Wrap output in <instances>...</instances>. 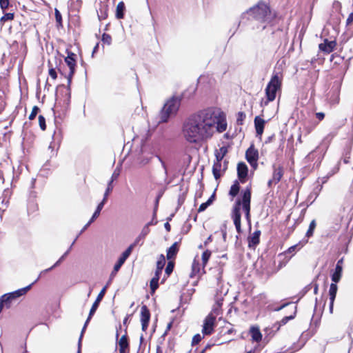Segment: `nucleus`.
Instances as JSON below:
<instances>
[{
    "label": "nucleus",
    "instance_id": "7c9ffc66",
    "mask_svg": "<svg viewBox=\"0 0 353 353\" xmlns=\"http://www.w3.org/2000/svg\"><path fill=\"white\" fill-rule=\"evenodd\" d=\"M213 198L214 196L212 195L206 202L201 204L198 209V212H201L204 211L212 203Z\"/></svg>",
    "mask_w": 353,
    "mask_h": 353
},
{
    "label": "nucleus",
    "instance_id": "69168bd1",
    "mask_svg": "<svg viewBox=\"0 0 353 353\" xmlns=\"http://www.w3.org/2000/svg\"><path fill=\"white\" fill-rule=\"evenodd\" d=\"M212 241V236H210L208 237V239L205 240V241L204 242V245H207L208 243H209L210 242Z\"/></svg>",
    "mask_w": 353,
    "mask_h": 353
},
{
    "label": "nucleus",
    "instance_id": "58836bf2",
    "mask_svg": "<svg viewBox=\"0 0 353 353\" xmlns=\"http://www.w3.org/2000/svg\"><path fill=\"white\" fill-rule=\"evenodd\" d=\"M142 240H143V238L141 237L140 235H139L134 242L133 243H132L127 249H130V254L132 253L134 248Z\"/></svg>",
    "mask_w": 353,
    "mask_h": 353
},
{
    "label": "nucleus",
    "instance_id": "e2e57ef3",
    "mask_svg": "<svg viewBox=\"0 0 353 353\" xmlns=\"http://www.w3.org/2000/svg\"><path fill=\"white\" fill-rule=\"evenodd\" d=\"M333 307H334V302H332V301H330L329 310H330V312L331 314L333 312Z\"/></svg>",
    "mask_w": 353,
    "mask_h": 353
},
{
    "label": "nucleus",
    "instance_id": "4d7b16f0",
    "mask_svg": "<svg viewBox=\"0 0 353 353\" xmlns=\"http://www.w3.org/2000/svg\"><path fill=\"white\" fill-rule=\"evenodd\" d=\"M158 159L160 161L163 168H164V170H165V174L167 175L168 174V170H167V168H166V165H165V163H164V161L161 159V157H158Z\"/></svg>",
    "mask_w": 353,
    "mask_h": 353
},
{
    "label": "nucleus",
    "instance_id": "6e6552de",
    "mask_svg": "<svg viewBox=\"0 0 353 353\" xmlns=\"http://www.w3.org/2000/svg\"><path fill=\"white\" fill-rule=\"evenodd\" d=\"M216 318L212 314H208L204 320L202 333L204 335H210L213 331L215 325Z\"/></svg>",
    "mask_w": 353,
    "mask_h": 353
},
{
    "label": "nucleus",
    "instance_id": "5701e85b",
    "mask_svg": "<svg viewBox=\"0 0 353 353\" xmlns=\"http://www.w3.org/2000/svg\"><path fill=\"white\" fill-rule=\"evenodd\" d=\"M250 334L253 341L259 342L262 339V334L258 327H252Z\"/></svg>",
    "mask_w": 353,
    "mask_h": 353
},
{
    "label": "nucleus",
    "instance_id": "9d476101",
    "mask_svg": "<svg viewBox=\"0 0 353 353\" xmlns=\"http://www.w3.org/2000/svg\"><path fill=\"white\" fill-rule=\"evenodd\" d=\"M283 175V169L281 166L273 165V174L272 178L269 180L268 184L269 187H271L272 184L278 183Z\"/></svg>",
    "mask_w": 353,
    "mask_h": 353
},
{
    "label": "nucleus",
    "instance_id": "6e6d98bb",
    "mask_svg": "<svg viewBox=\"0 0 353 353\" xmlns=\"http://www.w3.org/2000/svg\"><path fill=\"white\" fill-rule=\"evenodd\" d=\"M316 117L319 121H322L325 117V114L323 112H317V113H316Z\"/></svg>",
    "mask_w": 353,
    "mask_h": 353
},
{
    "label": "nucleus",
    "instance_id": "9b49d317",
    "mask_svg": "<svg viewBox=\"0 0 353 353\" xmlns=\"http://www.w3.org/2000/svg\"><path fill=\"white\" fill-rule=\"evenodd\" d=\"M130 255V249H126L125 251H124L121 256L119 257L118 261L114 266V269L112 272L110 274V277L114 278L115 275L117 274V272L119 270L121 267L123 265V264L125 263L126 259L129 257Z\"/></svg>",
    "mask_w": 353,
    "mask_h": 353
},
{
    "label": "nucleus",
    "instance_id": "2eb2a0df",
    "mask_svg": "<svg viewBox=\"0 0 353 353\" xmlns=\"http://www.w3.org/2000/svg\"><path fill=\"white\" fill-rule=\"evenodd\" d=\"M336 45L335 41H330L325 39L324 43H320L319 48L320 50L325 52V53H330L332 52Z\"/></svg>",
    "mask_w": 353,
    "mask_h": 353
},
{
    "label": "nucleus",
    "instance_id": "774afa93",
    "mask_svg": "<svg viewBox=\"0 0 353 353\" xmlns=\"http://www.w3.org/2000/svg\"><path fill=\"white\" fill-rule=\"evenodd\" d=\"M98 216H94V214L92 215L90 220L88 221V223L90 225Z\"/></svg>",
    "mask_w": 353,
    "mask_h": 353
},
{
    "label": "nucleus",
    "instance_id": "ea45409f",
    "mask_svg": "<svg viewBox=\"0 0 353 353\" xmlns=\"http://www.w3.org/2000/svg\"><path fill=\"white\" fill-rule=\"evenodd\" d=\"M9 6H10L9 0H0V7L3 13L6 12V10L8 8Z\"/></svg>",
    "mask_w": 353,
    "mask_h": 353
},
{
    "label": "nucleus",
    "instance_id": "f03ea898",
    "mask_svg": "<svg viewBox=\"0 0 353 353\" xmlns=\"http://www.w3.org/2000/svg\"><path fill=\"white\" fill-rule=\"evenodd\" d=\"M241 198H238L233 206L232 210V219L234 221L236 230L238 233L241 232V207L245 212V218L248 222L250 221V202H251V188L247 187L241 191Z\"/></svg>",
    "mask_w": 353,
    "mask_h": 353
},
{
    "label": "nucleus",
    "instance_id": "0e129e2a",
    "mask_svg": "<svg viewBox=\"0 0 353 353\" xmlns=\"http://www.w3.org/2000/svg\"><path fill=\"white\" fill-rule=\"evenodd\" d=\"M342 265H343V259H341L340 260H339L337 261L336 267L339 266L340 268H343Z\"/></svg>",
    "mask_w": 353,
    "mask_h": 353
},
{
    "label": "nucleus",
    "instance_id": "4468645a",
    "mask_svg": "<svg viewBox=\"0 0 353 353\" xmlns=\"http://www.w3.org/2000/svg\"><path fill=\"white\" fill-rule=\"evenodd\" d=\"M248 166L243 162L239 163L237 165L238 177L241 183H244L248 176Z\"/></svg>",
    "mask_w": 353,
    "mask_h": 353
},
{
    "label": "nucleus",
    "instance_id": "c756f323",
    "mask_svg": "<svg viewBox=\"0 0 353 353\" xmlns=\"http://www.w3.org/2000/svg\"><path fill=\"white\" fill-rule=\"evenodd\" d=\"M302 245L300 243L296 244L290 247L285 252V254H290L292 256L299 251L301 248Z\"/></svg>",
    "mask_w": 353,
    "mask_h": 353
},
{
    "label": "nucleus",
    "instance_id": "ddd939ff",
    "mask_svg": "<svg viewBox=\"0 0 353 353\" xmlns=\"http://www.w3.org/2000/svg\"><path fill=\"white\" fill-rule=\"evenodd\" d=\"M214 112L217 119V122L215 125V130H216L219 132H223L227 128L226 121L224 117H221L222 112L216 110H214Z\"/></svg>",
    "mask_w": 353,
    "mask_h": 353
},
{
    "label": "nucleus",
    "instance_id": "37998d69",
    "mask_svg": "<svg viewBox=\"0 0 353 353\" xmlns=\"http://www.w3.org/2000/svg\"><path fill=\"white\" fill-rule=\"evenodd\" d=\"M39 126H40L41 129L42 130H45L46 128V119L43 116H42V115L39 116Z\"/></svg>",
    "mask_w": 353,
    "mask_h": 353
},
{
    "label": "nucleus",
    "instance_id": "412c9836",
    "mask_svg": "<svg viewBox=\"0 0 353 353\" xmlns=\"http://www.w3.org/2000/svg\"><path fill=\"white\" fill-rule=\"evenodd\" d=\"M8 294L3 295L0 299V306L3 308L4 306L9 308L13 299H11Z\"/></svg>",
    "mask_w": 353,
    "mask_h": 353
},
{
    "label": "nucleus",
    "instance_id": "cd10ccee",
    "mask_svg": "<svg viewBox=\"0 0 353 353\" xmlns=\"http://www.w3.org/2000/svg\"><path fill=\"white\" fill-rule=\"evenodd\" d=\"M240 190V185L237 181H235L233 185L231 186L229 194L233 198L236 196Z\"/></svg>",
    "mask_w": 353,
    "mask_h": 353
},
{
    "label": "nucleus",
    "instance_id": "2f4dec72",
    "mask_svg": "<svg viewBox=\"0 0 353 353\" xmlns=\"http://www.w3.org/2000/svg\"><path fill=\"white\" fill-rule=\"evenodd\" d=\"M165 263V259L163 254L159 255L157 262V269H163Z\"/></svg>",
    "mask_w": 353,
    "mask_h": 353
},
{
    "label": "nucleus",
    "instance_id": "f257e3e1",
    "mask_svg": "<svg viewBox=\"0 0 353 353\" xmlns=\"http://www.w3.org/2000/svg\"><path fill=\"white\" fill-rule=\"evenodd\" d=\"M217 122L214 109L201 110L187 118L182 126V135L189 143H201L212 138Z\"/></svg>",
    "mask_w": 353,
    "mask_h": 353
},
{
    "label": "nucleus",
    "instance_id": "c85d7f7f",
    "mask_svg": "<svg viewBox=\"0 0 353 353\" xmlns=\"http://www.w3.org/2000/svg\"><path fill=\"white\" fill-rule=\"evenodd\" d=\"M228 152V149L226 147H221L219 149V151H217L216 152V159L218 161H221V160L223 159L226 153Z\"/></svg>",
    "mask_w": 353,
    "mask_h": 353
},
{
    "label": "nucleus",
    "instance_id": "338daca9",
    "mask_svg": "<svg viewBox=\"0 0 353 353\" xmlns=\"http://www.w3.org/2000/svg\"><path fill=\"white\" fill-rule=\"evenodd\" d=\"M221 273L219 272V276L217 277V284L218 285H220L221 283Z\"/></svg>",
    "mask_w": 353,
    "mask_h": 353
},
{
    "label": "nucleus",
    "instance_id": "f704fd0d",
    "mask_svg": "<svg viewBox=\"0 0 353 353\" xmlns=\"http://www.w3.org/2000/svg\"><path fill=\"white\" fill-rule=\"evenodd\" d=\"M316 221L315 220H312L310 224V226H309V228L307 231V233H306V236L307 237H310L312 236L313 234V232H314V230L316 228Z\"/></svg>",
    "mask_w": 353,
    "mask_h": 353
},
{
    "label": "nucleus",
    "instance_id": "b1692460",
    "mask_svg": "<svg viewBox=\"0 0 353 353\" xmlns=\"http://www.w3.org/2000/svg\"><path fill=\"white\" fill-rule=\"evenodd\" d=\"M343 272V268H340L339 266L336 267L334 272L332 273L331 277L332 281L334 283H338L341 278Z\"/></svg>",
    "mask_w": 353,
    "mask_h": 353
},
{
    "label": "nucleus",
    "instance_id": "4be33fe9",
    "mask_svg": "<svg viewBox=\"0 0 353 353\" xmlns=\"http://www.w3.org/2000/svg\"><path fill=\"white\" fill-rule=\"evenodd\" d=\"M212 172L214 178L217 180L221 176V161H216L214 162L212 167Z\"/></svg>",
    "mask_w": 353,
    "mask_h": 353
},
{
    "label": "nucleus",
    "instance_id": "680f3d73",
    "mask_svg": "<svg viewBox=\"0 0 353 353\" xmlns=\"http://www.w3.org/2000/svg\"><path fill=\"white\" fill-rule=\"evenodd\" d=\"M312 156H313V152H310L306 157H305V161L307 162L310 161L312 159Z\"/></svg>",
    "mask_w": 353,
    "mask_h": 353
},
{
    "label": "nucleus",
    "instance_id": "864d4df0",
    "mask_svg": "<svg viewBox=\"0 0 353 353\" xmlns=\"http://www.w3.org/2000/svg\"><path fill=\"white\" fill-rule=\"evenodd\" d=\"M37 208V205L32 201L31 202L28 207V211H32V212H34V210H36V209Z\"/></svg>",
    "mask_w": 353,
    "mask_h": 353
},
{
    "label": "nucleus",
    "instance_id": "c03bdc74",
    "mask_svg": "<svg viewBox=\"0 0 353 353\" xmlns=\"http://www.w3.org/2000/svg\"><path fill=\"white\" fill-rule=\"evenodd\" d=\"M39 110V108L37 106L34 105L32 108L30 114L29 115V119L33 120L36 117Z\"/></svg>",
    "mask_w": 353,
    "mask_h": 353
},
{
    "label": "nucleus",
    "instance_id": "39448f33",
    "mask_svg": "<svg viewBox=\"0 0 353 353\" xmlns=\"http://www.w3.org/2000/svg\"><path fill=\"white\" fill-rule=\"evenodd\" d=\"M281 84L282 75L278 73L274 74L265 88L267 101L264 102L265 105L275 99L276 92L281 89Z\"/></svg>",
    "mask_w": 353,
    "mask_h": 353
},
{
    "label": "nucleus",
    "instance_id": "5fc2aeb1",
    "mask_svg": "<svg viewBox=\"0 0 353 353\" xmlns=\"http://www.w3.org/2000/svg\"><path fill=\"white\" fill-rule=\"evenodd\" d=\"M353 22V12H351L346 21V23L347 26L350 25Z\"/></svg>",
    "mask_w": 353,
    "mask_h": 353
},
{
    "label": "nucleus",
    "instance_id": "3c124183",
    "mask_svg": "<svg viewBox=\"0 0 353 353\" xmlns=\"http://www.w3.org/2000/svg\"><path fill=\"white\" fill-rule=\"evenodd\" d=\"M61 261H62L61 260L59 259L52 267H50V268H49L48 269L44 270L43 271L41 272V273H43V272H48L52 270L54 268H55L57 265H59L61 263Z\"/></svg>",
    "mask_w": 353,
    "mask_h": 353
},
{
    "label": "nucleus",
    "instance_id": "a19ab883",
    "mask_svg": "<svg viewBox=\"0 0 353 353\" xmlns=\"http://www.w3.org/2000/svg\"><path fill=\"white\" fill-rule=\"evenodd\" d=\"M106 203V201H103L102 200V201L98 205L95 212H94V216H99V214H100V212L101 211V210L103 209L105 203Z\"/></svg>",
    "mask_w": 353,
    "mask_h": 353
},
{
    "label": "nucleus",
    "instance_id": "a18cd8bd",
    "mask_svg": "<svg viewBox=\"0 0 353 353\" xmlns=\"http://www.w3.org/2000/svg\"><path fill=\"white\" fill-rule=\"evenodd\" d=\"M201 339H202V336H201V334H197L194 335L192 338V345H195L198 344L201 341Z\"/></svg>",
    "mask_w": 353,
    "mask_h": 353
},
{
    "label": "nucleus",
    "instance_id": "473e14b6",
    "mask_svg": "<svg viewBox=\"0 0 353 353\" xmlns=\"http://www.w3.org/2000/svg\"><path fill=\"white\" fill-rule=\"evenodd\" d=\"M159 279L158 278L153 277L150 281V285L152 293H154L159 287Z\"/></svg>",
    "mask_w": 353,
    "mask_h": 353
},
{
    "label": "nucleus",
    "instance_id": "72a5a7b5",
    "mask_svg": "<svg viewBox=\"0 0 353 353\" xmlns=\"http://www.w3.org/2000/svg\"><path fill=\"white\" fill-rule=\"evenodd\" d=\"M14 19V13H5L4 15L0 19V23L2 25L8 21H12Z\"/></svg>",
    "mask_w": 353,
    "mask_h": 353
},
{
    "label": "nucleus",
    "instance_id": "20e7f679",
    "mask_svg": "<svg viewBox=\"0 0 353 353\" xmlns=\"http://www.w3.org/2000/svg\"><path fill=\"white\" fill-rule=\"evenodd\" d=\"M181 99L173 97L165 103L160 113V121L167 122L168 119L176 114L180 106Z\"/></svg>",
    "mask_w": 353,
    "mask_h": 353
},
{
    "label": "nucleus",
    "instance_id": "79ce46f5",
    "mask_svg": "<svg viewBox=\"0 0 353 353\" xmlns=\"http://www.w3.org/2000/svg\"><path fill=\"white\" fill-rule=\"evenodd\" d=\"M102 41L107 45H110L112 41L111 36L108 34L104 33L102 35Z\"/></svg>",
    "mask_w": 353,
    "mask_h": 353
},
{
    "label": "nucleus",
    "instance_id": "13d9d810",
    "mask_svg": "<svg viewBox=\"0 0 353 353\" xmlns=\"http://www.w3.org/2000/svg\"><path fill=\"white\" fill-rule=\"evenodd\" d=\"M162 270L163 269H157L155 271V274H154V278H158L159 279V276H160V274H161L162 272Z\"/></svg>",
    "mask_w": 353,
    "mask_h": 353
},
{
    "label": "nucleus",
    "instance_id": "de8ad7c7",
    "mask_svg": "<svg viewBox=\"0 0 353 353\" xmlns=\"http://www.w3.org/2000/svg\"><path fill=\"white\" fill-rule=\"evenodd\" d=\"M174 268V264L172 262L170 261L165 268V273L169 275L171 274Z\"/></svg>",
    "mask_w": 353,
    "mask_h": 353
},
{
    "label": "nucleus",
    "instance_id": "49530a36",
    "mask_svg": "<svg viewBox=\"0 0 353 353\" xmlns=\"http://www.w3.org/2000/svg\"><path fill=\"white\" fill-rule=\"evenodd\" d=\"M55 19L59 26H61L62 17L61 14L57 9H55Z\"/></svg>",
    "mask_w": 353,
    "mask_h": 353
},
{
    "label": "nucleus",
    "instance_id": "052dcab7",
    "mask_svg": "<svg viewBox=\"0 0 353 353\" xmlns=\"http://www.w3.org/2000/svg\"><path fill=\"white\" fill-rule=\"evenodd\" d=\"M119 176V173H117L116 172H114V173L112 174V177H111V179L110 181H112V183H113V181L117 179V177Z\"/></svg>",
    "mask_w": 353,
    "mask_h": 353
},
{
    "label": "nucleus",
    "instance_id": "e433bc0d",
    "mask_svg": "<svg viewBox=\"0 0 353 353\" xmlns=\"http://www.w3.org/2000/svg\"><path fill=\"white\" fill-rule=\"evenodd\" d=\"M246 118V114L243 112H239L237 114L236 123L238 125H243L244 120Z\"/></svg>",
    "mask_w": 353,
    "mask_h": 353
},
{
    "label": "nucleus",
    "instance_id": "f3484780",
    "mask_svg": "<svg viewBox=\"0 0 353 353\" xmlns=\"http://www.w3.org/2000/svg\"><path fill=\"white\" fill-rule=\"evenodd\" d=\"M260 235L261 231L256 230L248 237V246L250 248H254L259 243Z\"/></svg>",
    "mask_w": 353,
    "mask_h": 353
},
{
    "label": "nucleus",
    "instance_id": "1a4fd4ad",
    "mask_svg": "<svg viewBox=\"0 0 353 353\" xmlns=\"http://www.w3.org/2000/svg\"><path fill=\"white\" fill-rule=\"evenodd\" d=\"M259 153L257 150H256L253 145H251L246 151L245 157L247 161L250 163V164L256 168L257 165V160H258Z\"/></svg>",
    "mask_w": 353,
    "mask_h": 353
},
{
    "label": "nucleus",
    "instance_id": "8fccbe9b",
    "mask_svg": "<svg viewBox=\"0 0 353 353\" xmlns=\"http://www.w3.org/2000/svg\"><path fill=\"white\" fill-rule=\"evenodd\" d=\"M294 319V316H292V315H291V316H285V317H283V318L281 320V321L279 323V326H281V325H283L286 324L289 320H291V319Z\"/></svg>",
    "mask_w": 353,
    "mask_h": 353
},
{
    "label": "nucleus",
    "instance_id": "c9c22d12",
    "mask_svg": "<svg viewBox=\"0 0 353 353\" xmlns=\"http://www.w3.org/2000/svg\"><path fill=\"white\" fill-rule=\"evenodd\" d=\"M112 190H113V185L112 183V181H109L108 184V187H107L106 190L103 195V201H107L108 196L109 194L112 191Z\"/></svg>",
    "mask_w": 353,
    "mask_h": 353
},
{
    "label": "nucleus",
    "instance_id": "bb28decb",
    "mask_svg": "<svg viewBox=\"0 0 353 353\" xmlns=\"http://www.w3.org/2000/svg\"><path fill=\"white\" fill-rule=\"evenodd\" d=\"M200 272V263L198 260L196 259H194L192 264V272L190 274V276L193 277L196 276Z\"/></svg>",
    "mask_w": 353,
    "mask_h": 353
},
{
    "label": "nucleus",
    "instance_id": "423d86ee",
    "mask_svg": "<svg viewBox=\"0 0 353 353\" xmlns=\"http://www.w3.org/2000/svg\"><path fill=\"white\" fill-rule=\"evenodd\" d=\"M106 290H107V286H105L101 290V292H99V294H98L95 301L94 302V303L92 304V306L90 310V313H89V315H88V317L83 325V327L82 329V334H83V332H85V329H86V327L90 320V319L92 318V315L94 314V312H96L98 306H99V303L101 302V301L102 300V299L103 298L105 294V292H106Z\"/></svg>",
    "mask_w": 353,
    "mask_h": 353
},
{
    "label": "nucleus",
    "instance_id": "f8f14e48",
    "mask_svg": "<svg viewBox=\"0 0 353 353\" xmlns=\"http://www.w3.org/2000/svg\"><path fill=\"white\" fill-rule=\"evenodd\" d=\"M150 319V313L146 305H143L141 309V322L142 330L145 332L148 327Z\"/></svg>",
    "mask_w": 353,
    "mask_h": 353
},
{
    "label": "nucleus",
    "instance_id": "a878e982",
    "mask_svg": "<svg viewBox=\"0 0 353 353\" xmlns=\"http://www.w3.org/2000/svg\"><path fill=\"white\" fill-rule=\"evenodd\" d=\"M125 5L123 1L119 2L117 4L116 9V17L119 19H123L124 15Z\"/></svg>",
    "mask_w": 353,
    "mask_h": 353
},
{
    "label": "nucleus",
    "instance_id": "393cba45",
    "mask_svg": "<svg viewBox=\"0 0 353 353\" xmlns=\"http://www.w3.org/2000/svg\"><path fill=\"white\" fill-rule=\"evenodd\" d=\"M336 283H337L334 282L333 283H331V285L330 286L329 296H330V301H332V302H334V300L336 298V292H337V290H338Z\"/></svg>",
    "mask_w": 353,
    "mask_h": 353
},
{
    "label": "nucleus",
    "instance_id": "bf43d9fd",
    "mask_svg": "<svg viewBox=\"0 0 353 353\" xmlns=\"http://www.w3.org/2000/svg\"><path fill=\"white\" fill-rule=\"evenodd\" d=\"M83 334H82V333L81 334L80 338L79 339L77 353H81V339H82Z\"/></svg>",
    "mask_w": 353,
    "mask_h": 353
},
{
    "label": "nucleus",
    "instance_id": "dca6fc26",
    "mask_svg": "<svg viewBox=\"0 0 353 353\" xmlns=\"http://www.w3.org/2000/svg\"><path fill=\"white\" fill-rule=\"evenodd\" d=\"M265 121L259 116L254 118V127L256 136L261 137L263 133Z\"/></svg>",
    "mask_w": 353,
    "mask_h": 353
},
{
    "label": "nucleus",
    "instance_id": "603ef678",
    "mask_svg": "<svg viewBox=\"0 0 353 353\" xmlns=\"http://www.w3.org/2000/svg\"><path fill=\"white\" fill-rule=\"evenodd\" d=\"M49 75L50 76L51 78H52L53 79H57V72L55 70V69L54 68H50L49 70Z\"/></svg>",
    "mask_w": 353,
    "mask_h": 353
},
{
    "label": "nucleus",
    "instance_id": "0eeeda50",
    "mask_svg": "<svg viewBox=\"0 0 353 353\" xmlns=\"http://www.w3.org/2000/svg\"><path fill=\"white\" fill-rule=\"evenodd\" d=\"M75 57H76L75 54H74L72 52H69L68 54V56L65 59V62L67 64L68 69H69V72L66 75L68 85L71 83L72 76L75 71V66H76Z\"/></svg>",
    "mask_w": 353,
    "mask_h": 353
},
{
    "label": "nucleus",
    "instance_id": "09e8293b",
    "mask_svg": "<svg viewBox=\"0 0 353 353\" xmlns=\"http://www.w3.org/2000/svg\"><path fill=\"white\" fill-rule=\"evenodd\" d=\"M149 232H150V229H149L148 226L145 225L142 229L139 235L144 239L148 235Z\"/></svg>",
    "mask_w": 353,
    "mask_h": 353
},
{
    "label": "nucleus",
    "instance_id": "a211bd4d",
    "mask_svg": "<svg viewBox=\"0 0 353 353\" xmlns=\"http://www.w3.org/2000/svg\"><path fill=\"white\" fill-rule=\"evenodd\" d=\"M31 286H32V285H30L26 288H23L21 289L17 290L14 292L8 293V294L10 296H10L11 299L14 300V299L19 298V297L24 295L25 294H26V292L31 288Z\"/></svg>",
    "mask_w": 353,
    "mask_h": 353
},
{
    "label": "nucleus",
    "instance_id": "aec40b11",
    "mask_svg": "<svg viewBox=\"0 0 353 353\" xmlns=\"http://www.w3.org/2000/svg\"><path fill=\"white\" fill-rule=\"evenodd\" d=\"M119 353H126L125 350L128 348L129 343L126 334L123 335L119 340Z\"/></svg>",
    "mask_w": 353,
    "mask_h": 353
},
{
    "label": "nucleus",
    "instance_id": "7ed1b4c3",
    "mask_svg": "<svg viewBox=\"0 0 353 353\" xmlns=\"http://www.w3.org/2000/svg\"><path fill=\"white\" fill-rule=\"evenodd\" d=\"M248 13L255 20L266 24L271 23L274 18V14L272 13L269 6L263 2H260L250 8Z\"/></svg>",
    "mask_w": 353,
    "mask_h": 353
},
{
    "label": "nucleus",
    "instance_id": "6ab92c4d",
    "mask_svg": "<svg viewBox=\"0 0 353 353\" xmlns=\"http://www.w3.org/2000/svg\"><path fill=\"white\" fill-rule=\"evenodd\" d=\"M179 251V245L177 242L173 243L167 251V259L170 260L174 259Z\"/></svg>",
    "mask_w": 353,
    "mask_h": 353
},
{
    "label": "nucleus",
    "instance_id": "4c0bfd02",
    "mask_svg": "<svg viewBox=\"0 0 353 353\" xmlns=\"http://www.w3.org/2000/svg\"><path fill=\"white\" fill-rule=\"evenodd\" d=\"M210 256H211V252L208 250H207L203 252L202 261H203V265H205V264L208 263Z\"/></svg>",
    "mask_w": 353,
    "mask_h": 353
}]
</instances>
